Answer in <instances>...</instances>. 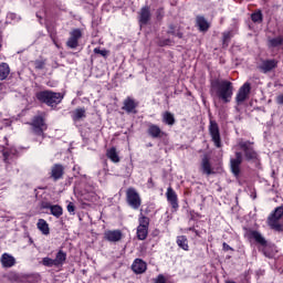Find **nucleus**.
<instances>
[{
  "label": "nucleus",
  "instance_id": "nucleus-1",
  "mask_svg": "<svg viewBox=\"0 0 283 283\" xmlns=\"http://www.w3.org/2000/svg\"><path fill=\"white\" fill-rule=\"evenodd\" d=\"M216 90L217 96L223 101V103H231L233 96V83L227 80H216L211 82V92Z\"/></svg>",
  "mask_w": 283,
  "mask_h": 283
},
{
  "label": "nucleus",
  "instance_id": "nucleus-2",
  "mask_svg": "<svg viewBox=\"0 0 283 283\" xmlns=\"http://www.w3.org/2000/svg\"><path fill=\"white\" fill-rule=\"evenodd\" d=\"M36 98L40 103L49 105V107H56V105L63 101V94L52 91H42L36 94Z\"/></svg>",
  "mask_w": 283,
  "mask_h": 283
},
{
  "label": "nucleus",
  "instance_id": "nucleus-3",
  "mask_svg": "<svg viewBox=\"0 0 283 283\" xmlns=\"http://www.w3.org/2000/svg\"><path fill=\"white\" fill-rule=\"evenodd\" d=\"M283 217V206L275 208V210L268 217V226L272 231H276L277 233H282L283 224L280 223Z\"/></svg>",
  "mask_w": 283,
  "mask_h": 283
},
{
  "label": "nucleus",
  "instance_id": "nucleus-4",
  "mask_svg": "<svg viewBox=\"0 0 283 283\" xmlns=\"http://www.w3.org/2000/svg\"><path fill=\"white\" fill-rule=\"evenodd\" d=\"M31 129L35 136H41L42 140L45 138V130L48 129V124L42 116H34L32 119Z\"/></svg>",
  "mask_w": 283,
  "mask_h": 283
},
{
  "label": "nucleus",
  "instance_id": "nucleus-5",
  "mask_svg": "<svg viewBox=\"0 0 283 283\" xmlns=\"http://www.w3.org/2000/svg\"><path fill=\"white\" fill-rule=\"evenodd\" d=\"M238 146L240 147V149H242L245 160H252L253 163L258 160V151H255V148H253V142L241 140L239 142Z\"/></svg>",
  "mask_w": 283,
  "mask_h": 283
},
{
  "label": "nucleus",
  "instance_id": "nucleus-6",
  "mask_svg": "<svg viewBox=\"0 0 283 283\" xmlns=\"http://www.w3.org/2000/svg\"><path fill=\"white\" fill-rule=\"evenodd\" d=\"M147 235H149V218L142 216L137 227V238L138 240H147Z\"/></svg>",
  "mask_w": 283,
  "mask_h": 283
},
{
  "label": "nucleus",
  "instance_id": "nucleus-7",
  "mask_svg": "<svg viewBox=\"0 0 283 283\" xmlns=\"http://www.w3.org/2000/svg\"><path fill=\"white\" fill-rule=\"evenodd\" d=\"M250 238H252L253 240H255V242H258V244H261V247H263L262 253L265 255V258H273V254L269 252V245H266V239L262 237V233H260L259 231L252 230L250 231Z\"/></svg>",
  "mask_w": 283,
  "mask_h": 283
},
{
  "label": "nucleus",
  "instance_id": "nucleus-8",
  "mask_svg": "<svg viewBox=\"0 0 283 283\" xmlns=\"http://www.w3.org/2000/svg\"><path fill=\"white\" fill-rule=\"evenodd\" d=\"M126 200L132 209H140L142 200L140 195L137 193L136 189L129 188L126 192Z\"/></svg>",
  "mask_w": 283,
  "mask_h": 283
},
{
  "label": "nucleus",
  "instance_id": "nucleus-9",
  "mask_svg": "<svg viewBox=\"0 0 283 283\" xmlns=\"http://www.w3.org/2000/svg\"><path fill=\"white\" fill-rule=\"evenodd\" d=\"M209 132L212 143H214L218 148L222 147V142L220 139V127L216 120H210Z\"/></svg>",
  "mask_w": 283,
  "mask_h": 283
},
{
  "label": "nucleus",
  "instance_id": "nucleus-10",
  "mask_svg": "<svg viewBox=\"0 0 283 283\" xmlns=\"http://www.w3.org/2000/svg\"><path fill=\"white\" fill-rule=\"evenodd\" d=\"M251 94V83L245 82L238 91L237 93V104L242 105L247 98H249V95Z\"/></svg>",
  "mask_w": 283,
  "mask_h": 283
},
{
  "label": "nucleus",
  "instance_id": "nucleus-11",
  "mask_svg": "<svg viewBox=\"0 0 283 283\" xmlns=\"http://www.w3.org/2000/svg\"><path fill=\"white\" fill-rule=\"evenodd\" d=\"M83 32L81 29H73L70 32V38L66 42L67 48H71V50H76L78 48V39H82Z\"/></svg>",
  "mask_w": 283,
  "mask_h": 283
},
{
  "label": "nucleus",
  "instance_id": "nucleus-12",
  "mask_svg": "<svg viewBox=\"0 0 283 283\" xmlns=\"http://www.w3.org/2000/svg\"><path fill=\"white\" fill-rule=\"evenodd\" d=\"M242 153L240 151L235 153V158L230 159V169L235 178L240 176V165H242Z\"/></svg>",
  "mask_w": 283,
  "mask_h": 283
},
{
  "label": "nucleus",
  "instance_id": "nucleus-13",
  "mask_svg": "<svg viewBox=\"0 0 283 283\" xmlns=\"http://www.w3.org/2000/svg\"><path fill=\"white\" fill-rule=\"evenodd\" d=\"M104 240H107V242H120L123 240V232L120 230H106L104 232Z\"/></svg>",
  "mask_w": 283,
  "mask_h": 283
},
{
  "label": "nucleus",
  "instance_id": "nucleus-14",
  "mask_svg": "<svg viewBox=\"0 0 283 283\" xmlns=\"http://www.w3.org/2000/svg\"><path fill=\"white\" fill-rule=\"evenodd\" d=\"M277 67L276 60H263L259 65V70L263 72V74H269V72H273Z\"/></svg>",
  "mask_w": 283,
  "mask_h": 283
},
{
  "label": "nucleus",
  "instance_id": "nucleus-15",
  "mask_svg": "<svg viewBox=\"0 0 283 283\" xmlns=\"http://www.w3.org/2000/svg\"><path fill=\"white\" fill-rule=\"evenodd\" d=\"M137 107H138V103H136V101H134V98L127 97L124 101V105H123L122 109H124V112H127V114H136Z\"/></svg>",
  "mask_w": 283,
  "mask_h": 283
},
{
  "label": "nucleus",
  "instance_id": "nucleus-16",
  "mask_svg": "<svg viewBox=\"0 0 283 283\" xmlns=\"http://www.w3.org/2000/svg\"><path fill=\"white\" fill-rule=\"evenodd\" d=\"M151 20V11L148 6L142 8L139 13V23L140 25H147Z\"/></svg>",
  "mask_w": 283,
  "mask_h": 283
},
{
  "label": "nucleus",
  "instance_id": "nucleus-17",
  "mask_svg": "<svg viewBox=\"0 0 283 283\" xmlns=\"http://www.w3.org/2000/svg\"><path fill=\"white\" fill-rule=\"evenodd\" d=\"M167 201L171 205L172 209H178V195L174 191V188L168 187L166 192Z\"/></svg>",
  "mask_w": 283,
  "mask_h": 283
},
{
  "label": "nucleus",
  "instance_id": "nucleus-18",
  "mask_svg": "<svg viewBox=\"0 0 283 283\" xmlns=\"http://www.w3.org/2000/svg\"><path fill=\"white\" fill-rule=\"evenodd\" d=\"M132 270L137 275H140V273H145L147 271V263L142 259H136L132 265Z\"/></svg>",
  "mask_w": 283,
  "mask_h": 283
},
{
  "label": "nucleus",
  "instance_id": "nucleus-19",
  "mask_svg": "<svg viewBox=\"0 0 283 283\" xmlns=\"http://www.w3.org/2000/svg\"><path fill=\"white\" fill-rule=\"evenodd\" d=\"M148 135L151 138H163V136H165V132H163L158 125L150 124L148 125Z\"/></svg>",
  "mask_w": 283,
  "mask_h": 283
},
{
  "label": "nucleus",
  "instance_id": "nucleus-20",
  "mask_svg": "<svg viewBox=\"0 0 283 283\" xmlns=\"http://www.w3.org/2000/svg\"><path fill=\"white\" fill-rule=\"evenodd\" d=\"M1 264L4 269H12V266H14V264H17V260L14 259V256L4 253L1 256Z\"/></svg>",
  "mask_w": 283,
  "mask_h": 283
},
{
  "label": "nucleus",
  "instance_id": "nucleus-21",
  "mask_svg": "<svg viewBox=\"0 0 283 283\" xmlns=\"http://www.w3.org/2000/svg\"><path fill=\"white\" fill-rule=\"evenodd\" d=\"M63 165L55 164L51 169V178H53V180H61V178H63Z\"/></svg>",
  "mask_w": 283,
  "mask_h": 283
},
{
  "label": "nucleus",
  "instance_id": "nucleus-22",
  "mask_svg": "<svg viewBox=\"0 0 283 283\" xmlns=\"http://www.w3.org/2000/svg\"><path fill=\"white\" fill-rule=\"evenodd\" d=\"M201 169L203 174H207V176H211V174H213V170H211V163H209V156L207 155L202 157Z\"/></svg>",
  "mask_w": 283,
  "mask_h": 283
},
{
  "label": "nucleus",
  "instance_id": "nucleus-23",
  "mask_svg": "<svg viewBox=\"0 0 283 283\" xmlns=\"http://www.w3.org/2000/svg\"><path fill=\"white\" fill-rule=\"evenodd\" d=\"M55 264L56 266H63L65 264V261L67 260V253H65L63 250H60L55 255Z\"/></svg>",
  "mask_w": 283,
  "mask_h": 283
},
{
  "label": "nucleus",
  "instance_id": "nucleus-24",
  "mask_svg": "<svg viewBox=\"0 0 283 283\" xmlns=\"http://www.w3.org/2000/svg\"><path fill=\"white\" fill-rule=\"evenodd\" d=\"M10 76V65L8 63L0 64V81H6Z\"/></svg>",
  "mask_w": 283,
  "mask_h": 283
},
{
  "label": "nucleus",
  "instance_id": "nucleus-25",
  "mask_svg": "<svg viewBox=\"0 0 283 283\" xmlns=\"http://www.w3.org/2000/svg\"><path fill=\"white\" fill-rule=\"evenodd\" d=\"M38 229L44 235H50V226L48 224V221H45L44 219H39V221H38Z\"/></svg>",
  "mask_w": 283,
  "mask_h": 283
},
{
  "label": "nucleus",
  "instance_id": "nucleus-26",
  "mask_svg": "<svg viewBox=\"0 0 283 283\" xmlns=\"http://www.w3.org/2000/svg\"><path fill=\"white\" fill-rule=\"evenodd\" d=\"M197 25L200 32H207L209 30V22H207L205 17H197Z\"/></svg>",
  "mask_w": 283,
  "mask_h": 283
},
{
  "label": "nucleus",
  "instance_id": "nucleus-27",
  "mask_svg": "<svg viewBox=\"0 0 283 283\" xmlns=\"http://www.w3.org/2000/svg\"><path fill=\"white\" fill-rule=\"evenodd\" d=\"M106 156L112 160V163H120V157H118V153L115 147L108 149Z\"/></svg>",
  "mask_w": 283,
  "mask_h": 283
},
{
  "label": "nucleus",
  "instance_id": "nucleus-28",
  "mask_svg": "<svg viewBox=\"0 0 283 283\" xmlns=\"http://www.w3.org/2000/svg\"><path fill=\"white\" fill-rule=\"evenodd\" d=\"M177 244L184 251H189V241L187 240V237H185V235L178 237Z\"/></svg>",
  "mask_w": 283,
  "mask_h": 283
},
{
  "label": "nucleus",
  "instance_id": "nucleus-29",
  "mask_svg": "<svg viewBox=\"0 0 283 283\" xmlns=\"http://www.w3.org/2000/svg\"><path fill=\"white\" fill-rule=\"evenodd\" d=\"M163 123H166V125H175L176 117H174V114L169 112H165L163 115Z\"/></svg>",
  "mask_w": 283,
  "mask_h": 283
},
{
  "label": "nucleus",
  "instance_id": "nucleus-30",
  "mask_svg": "<svg viewBox=\"0 0 283 283\" xmlns=\"http://www.w3.org/2000/svg\"><path fill=\"white\" fill-rule=\"evenodd\" d=\"M168 28H169L168 34H172V36H178V39H182L184 34H182V32H180V29H178L174 24H169Z\"/></svg>",
  "mask_w": 283,
  "mask_h": 283
},
{
  "label": "nucleus",
  "instance_id": "nucleus-31",
  "mask_svg": "<svg viewBox=\"0 0 283 283\" xmlns=\"http://www.w3.org/2000/svg\"><path fill=\"white\" fill-rule=\"evenodd\" d=\"M51 214L55 218H61L63 216V208L59 205H54L51 207Z\"/></svg>",
  "mask_w": 283,
  "mask_h": 283
},
{
  "label": "nucleus",
  "instance_id": "nucleus-32",
  "mask_svg": "<svg viewBox=\"0 0 283 283\" xmlns=\"http://www.w3.org/2000/svg\"><path fill=\"white\" fill-rule=\"evenodd\" d=\"M81 118H85V108H76L73 112V120H81Z\"/></svg>",
  "mask_w": 283,
  "mask_h": 283
},
{
  "label": "nucleus",
  "instance_id": "nucleus-33",
  "mask_svg": "<svg viewBox=\"0 0 283 283\" xmlns=\"http://www.w3.org/2000/svg\"><path fill=\"white\" fill-rule=\"evenodd\" d=\"M262 19L263 15L261 10L251 14V20L253 21V23H262Z\"/></svg>",
  "mask_w": 283,
  "mask_h": 283
},
{
  "label": "nucleus",
  "instance_id": "nucleus-34",
  "mask_svg": "<svg viewBox=\"0 0 283 283\" xmlns=\"http://www.w3.org/2000/svg\"><path fill=\"white\" fill-rule=\"evenodd\" d=\"M41 263L43 264V266H49V268H52V266H56V262L54 259H50V258H43Z\"/></svg>",
  "mask_w": 283,
  "mask_h": 283
},
{
  "label": "nucleus",
  "instance_id": "nucleus-35",
  "mask_svg": "<svg viewBox=\"0 0 283 283\" xmlns=\"http://www.w3.org/2000/svg\"><path fill=\"white\" fill-rule=\"evenodd\" d=\"M231 36H233V34L231 33V31H227V32L223 33L222 42H223V46H224V48H228V46H229V42L231 41Z\"/></svg>",
  "mask_w": 283,
  "mask_h": 283
},
{
  "label": "nucleus",
  "instance_id": "nucleus-36",
  "mask_svg": "<svg viewBox=\"0 0 283 283\" xmlns=\"http://www.w3.org/2000/svg\"><path fill=\"white\" fill-rule=\"evenodd\" d=\"M282 44H283V38L282 36H277V38H274V39L270 40L271 48H279V45H282Z\"/></svg>",
  "mask_w": 283,
  "mask_h": 283
},
{
  "label": "nucleus",
  "instance_id": "nucleus-37",
  "mask_svg": "<svg viewBox=\"0 0 283 283\" xmlns=\"http://www.w3.org/2000/svg\"><path fill=\"white\" fill-rule=\"evenodd\" d=\"M94 54H101V56H103L104 59H107L109 51L107 50H101L99 48H95L94 49Z\"/></svg>",
  "mask_w": 283,
  "mask_h": 283
},
{
  "label": "nucleus",
  "instance_id": "nucleus-38",
  "mask_svg": "<svg viewBox=\"0 0 283 283\" xmlns=\"http://www.w3.org/2000/svg\"><path fill=\"white\" fill-rule=\"evenodd\" d=\"M172 44H174V40L171 39L160 40L158 43L160 48H165V45H172Z\"/></svg>",
  "mask_w": 283,
  "mask_h": 283
},
{
  "label": "nucleus",
  "instance_id": "nucleus-39",
  "mask_svg": "<svg viewBox=\"0 0 283 283\" xmlns=\"http://www.w3.org/2000/svg\"><path fill=\"white\" fill-rule=\"evenodd\" d=\"M66 209H67L69 213L74 216V213L76 211V206H74V202H69V205L66 206Z\"/></svg>",
  "mask_w": 283,
  "mask_h": 283
},
{
  "label": "nucleus",
  "instance_id": "nucleus-40",
  "mask_svg": "<svg viewBox=\"0 0 283 283\" xmlns=\"http://www.w3.org/2000/svg\"><path fill=\"white\" fill-rule=\"evenodd\" d=\"M43 67H45V62L43 61H35V69L36 70H43Z\"/></svg>",
  "mask_w": 283,
  "mask_h": 283
},
{
  "label": "nucleus",
  "instance_id": "nucleus-41",
  "mask_svg": "<svg viewBox=\"0 0 283 283\" xmlns=\"http://www.w3.org/2000/svg\"><path fill=\"white\" fill-rule=\"evenodd\" d=\"M155 283H167V280L165 279V275L159 274L157 279H155Z\"/></svg>",
  "mask_w": 283,
  "mask_h": 283
},
{
  "label": "nucleus",
  "instance_id": "nucleus-42",
  "mask_svg": "<svg viewBox=\"0 0 283 283\" xmlns=\"http://www.w3.org/2000/svg\"><path fill=\"white\" fill-rule=\"evenodd\" d=\"M165 17V11L163 9L157 10V19L158 21H163V18Z\"/></svg>",
  "mask_w": 283,
  "mask_h": 283
},
{
  "label": "nucleus",
  "instance_id": "nucleus-43",
  "mask_svg": "<svg viewBox=\"0 0 283 283\" xmlns=\"http://www.w3.org/2000/svg\"><path fill=\"white\" fill-rule=\"evenodd\" d=\"M41 209H52V206L50 205V202H42L41 205Z\"/></svg>",
  "mask_w": 283,
  "mask_h": 283
},
{
  "label": "nucleus",
  "instance_id": "nucleus-44",
  "mask_svg": "<svg viewBox=\"0 0 283 283\" xmlns=\"http://www.w3.org/2000/svg\"><path fill=\"white\" fill-rule=\"evenodd\" d=\"M222 247H223V251H233V248L227 244V242H223Z\"/></svg>",
  "mask_w": 283,
  "mask_h": 283
},
{
  "label": "nucleus",
  "instance_id": "nucleus-45",
  "mask_svg": "<svg viewBox=\"0 0 283 283\" xmlns=\"http://www.w3.org/2000/svg\"><path fill=\"white\" fill-rule=\"evenodd\" d=\"M276 103H277L279 105H283V95H279V96L276 97Z\"/></svg>",
  "mask_w": 283,
  "mask_h": 283
},
{
  "label": "nucleus",
  "instance_id": "nucleus-46",
  "mask_svg": "<svg viewBox=\"0 0 283 283\" xmlns=\"http://www.w3.org/2000/svg\"><path fill=\"white\" fill-rule=\"evenodd\" d=\"M148 185H150V187H154V179L153 178L148 179Z\"/></svg>",
  "mask_w": 283,
  "mask_h": 283
},
{
  "label": "nucleus",
  "instance_id": "nucleus-47",
  "mask_svg": "<svg viewBox=\"0 0 283 283\" xmlns=\"http://www.w3.org/2000/svg\"><path fill=\"white\" fill-rule=\"evenodd\" d=\"M4 163H8V153H3Z\"/></svg>",
  "mask_w": 283,
  "mask_h": 283
},
{
  "label": "nucleus",
  "instance_id": "nucleus-48",
  "mask_svg": "<svg viewBox=\"0 0 283 283\" xmlns=\"http://www.w3.org/2000/svg\"><path fill=\"white\" fill-rule=\"evenodd\" d=\"M188 231H196V228H188Z\"/></svg>",
  "mask_w": 283,
  "mask_h": 283
},
{
  "label": "nucleus",
  "instance_id": "nucleus-49",
  "mask_svg": "<svg viewBox=\"0 0 283 283\" xmlns=\"http://www.w3.org/2000/svg\"><path fill=\"white\" fill-rule=\"evenodd\" d=\"M196 235H200V232L198 230H195Z\"/></svg>",
  "mask_w": 283,
  "mask_h": 283
},
{
  "label": "nucleus",
  "instance_id": "nucleus-50",
  "mask_svg": "<svg viewBox=\"0 0 283 283\" xmlns=\"http://www.w3.org/2000/svg\"><path fill=\"white\" fill-rule=\"evenodd\" d=\"M41 143H43L42 140L39 142V144L41 145Z\"/></svg>",
  "mask_w": 283,
  "mask_h": 283
}]
</instances>
